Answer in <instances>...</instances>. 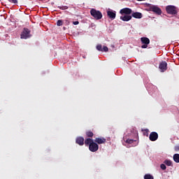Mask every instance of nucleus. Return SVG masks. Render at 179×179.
Segmentation results:
<instances>
[{"label":"nucleus","instance_id":"nucleus-1","mask_svg":"<svg viewBox=\"0 0 179 179\" xmlns=\"http://www.w3.org/2000/svg\"><path fill=\"white\" fill-rule=\"evenodd\" d=\"M85 145H89V149L90 152H97L99 150V145L94 143V141L92 138L85 139Z\"/></svg>","mask_w":179,"mask_h":179},{"label":"nucleus","instance_id":"nucleus-2","mask_svg":"<svg viewBox=\"0 0 179 179\" xmlns=\"http://www.w3.org/2000/svg\"><path fill=\"white\" fill-rule=\"evenodd\" d=\"M90 14L96 20H100V19H101V17H103V14L101 13V12H100V10H97L94 8L91 9Z\"/></svg>","mask_w":179,"mask_h":179},{"label":"nucleus","instance_id":"nucleus-3","mask_svg":"<svg viewBox=\"0 0 179 179\" xmlns=\"http://www.w3.org/2000/svg\"><path fill=\"white\" fill-rule=\"evenodd\" d=\"M166 10L169 15H177V7L175 6H167L166 7Z\"/></svg>","mask_w":179,"mask_h":179},{"label":"nucleus","instance_id":"nucleus-4","mask_svg":"<svg viewBox=\"0 0 179 179\" xmlns=\"http://www.w3.org/2000/svg\"><path fill=\"white\" fill-rule=\"evenodd\" d=\"M31 31L29 29L24 28L21 33V38L24 40H27V38H30L31 37V34H30Z\"/></svg>","mask_w":179,"mask_h":179},{"label":"nucleus","instance_id":"nucleus-5","mask_svg":"<svg viewBox=\"0 0 179 179\" xmlns=\"http://www.w3.org/2000/svg\"><path fill=\"white\" fill-rule=\"evenodd\" d=\"M149 10L150 12H154L156 15H162V9L157 6L151 5L149 6Z\"/></svg>","mask_w":179,"mask_h":179},{"label":"nucleus","instance_id":"nucleus-6","mask_svg":"<svg viewBox=\"0 0 179 179\" xmlns=\"http://www.w3.org/2000/svg\"><path fill=\"white\" fill-rule=\"evenodd\" d=\"M141 41L142 44H143L141 46V48H146L148 47V45L150 43V40H149V38L146 37L141 38Z\"/></svg>","mask_w":179,"mask_h":179},{"label":"nucleus","instance_id":"nucleus-7","mask_svg":"<svg viewBox=\"0 0 179 179\" xmlns=\"http://www.w3.org/2000/svg\"><path fill=\"white\" fill-rule=\"evenodd\" d=\"M120 13L121 15H129L131 14H132V9L129 8H124L120 10Z\"/></svg>","mask_w":179,"mask_h":179},{"label":"nucleus","instance_id":"nucleus-8","mask_svg":"<svg viewBox=\"0 0 179 179\" xmlns=\"http://www.w3.org/2000/svg\"><path fill=\"white\" fill-rule=\"evenodd\" d=\"M107 15L108 17L111 19V20H114V19H115V16H117V12H115V10L109 9L107 11Z\"/></svg>","mask_w":179,"mask_h":179},{"label":"nucleus","instance_id":"nucleus-9","mask_svg":"<svg viewBox=\"0 0 179 179\" xmlns=\"http://www.w3.org/2000/svg\"><path fill=\"white\" fill-rule=\"evenodd\" d=\"M160 72H166L167 71V62H162L159 66Z\"/></svg>","mask_w":179,"mask_h":179},{"label":"nucleus","instance_id":"nucleus-10","mask_svg":"<svg viewBox=\"0 0 179 179\" xmlns=\"http://www.w3.org/2000/svg\"><path fill=\"white\" fill-rule=\"evenodd\" d=\"M158 138H159V134H157V133L155 131L151 132L149 136L150 141H152V142H155V141H157Z\"/></svg>","mask_w":179,"mask_h":179},{"label":"nucleus","instance_id":"nucleus-11","mask_svg":"<svg viewBox=\"0 0 179 179\" xmlns=\"http://www.w3.org/2000/svg\"><path fill=\"white\" fill-rule=\"evenodd\" d=\"M131 19H132V15H124L120 16V20H122L123 22H129Z\"/></svg>","mask_w":179,"mask_h":179},{"label":"nucleus","instance_id":"nucleus-12","mask_svg":"<svg viewBox=\"0 0 179 179\" xmlns=\"http://www.w3.org/2000/svg\"><path fill=\"white\" fill-rule=\"evenodd\" d=\"M131 17H134L135 19H142L143 15L141 13L136 12V13H132Z\"/></svg>","mask_w":179,"mask_h":179},{"label":"nucleus","instance_id":"nucleus-13","mask_svg":"<svg viewBox=\"0 0 179 179\" xmlns=\"http://www.w3.org/2000/svg\"><path fill=\"white\" fill-rule=\"evenodd\" d=\"M76 143H78V145H80V146H83V145L85 144V138H83V137H78L76 138Z\"/></svg>","mask_w":179,"mask_h":179},{"label":"nucleus","instance_id":"nucleus-14","mask_svg":"<svg viewBox=\"0 0 179 179\" xmlns=\"http://www.w3.org/2000/svg\"><path fill=\"white\" fill-rule=\"evenodd\" d=\"M95 142L99 143V145H101L102 143H106V138H95Z\"/></svg>","mask_w":179,"mask_h":179},{"label":"nucleus","instance_id":"nucleus-15","mask_svg":"<svg viewBox=\"0 0 179 179\" xmlns=\"http://www.w3.org/2000/svg\"><path fill=\"white\" fill-rule=\"evenodd\" d=\"M173 160L176 163H179V154H175L173 155Z\"/></svg>","mask_w":179,"mask_h":179},{"label":"nucleus","instance_id":"nucleus-16","mask_svg":"<svg viewBox=\"0 0 179 179\" xmlns=\"http://www.w3.org/2000/svg\"><path fill=\"white\" fill-rule=\"evenodd\" d=\"M164 164H166V166H171V164H173V162H171V160L170 159H166L164 162Z\"/></svg>","mask_w":179,"mask_h":179},{"label":"nucleus","instance_id":"nucleus-17","mask_svg":"<svg viewBox=\"0 0 179 179\" xmlns=\"http://www.w3.org/2000/svg\"><path fill=\"white\" fill-rule=\"evenodd\" d=\"M144 179H153V176L150 174H145L144 176Z\"/></svg>","mask_w":179,"mask_h":179},{"label":"nucleus","instance_id":"nucleus-18","mask_svg":"<svg viewBox=\"0 0 179 179\" xmlns=\"http://www.w3.org/2000/svg\"><path fill=\"white\" fill-rule=\"evenodd\" d=\"M126 143H129V145H132L133 142H135V141H134V139H129L128 138L127 140H126Z\"/></svg>","mask_w":179,"mask_h":179},{"label":"nucleus","instance_id":"nucleus-19","mask_svg":"<svg viewBox=\"0 0 179 179\" xmlns=\"http://www.w3.org/2000/svg\"><path fill=\"white\" fill-rule=\"evenodd\" d=\"M96 50H97L98 51H101V52H103V48H102L101 45H96Z\"/></svg>","mask_w":179,"mask_h":179},{"label":"nucleus","instance_id":"nucleus-20","mask_svg":"<svg viewBox=\"0 0 179 179\" xmlns=\"http://www.w3.org/2000/svg\"><path fill=\"white\" fill-rule=\"evenodd\" d=\"M86 135H87V136H89L90 138H92V136H93V132H92V131H87V132L86 133Z\"/></svg>","mask_w":179,"mask_h":179},{"label":"nucleus","instance_id":"nucleus-21","mask_svg":"<svg viewBox=\"0 0 179 179\" xmlns=\"http://www.w3.org/2000/svg\"><path fill=\"white\" fill-rule=\"evenodd\" d=\"M160 168L162 169V170H166V169H167V167L166 166V164H162L160 165Z\"/></svg>","mask_w":179,"mask_h":179},{"label":"nucleus","instance_id":"nucleus-22","mask_svg":"<svg viewBox=\"0 0 179 179\" xmlns=\"http://www.w3.org/2000/svg\"><path fill=\"white\" fill-rule=\"evenodd\" d=\"M57 26H62V20H57Z\"/></svg>","mask_w":179,"mask_h":179},{"label":"nucleus","instance_id":"nucleus-23","mask_svg":"<svg viewBox=\"0 0 179 179\" xmlns=\"http://www.w3.org/2000/svg\"><path fill=\"white\" fill-rule=\"evenodd\" d=\"M102 50L105 52H107L108 51V48L107 46H103V48H102Z\"/></svg>","mask_w":179,"mask_h":179},{"label":"nucleus","instance_id":"nucleus-24","mask_svg":"<svg viewBox=\"0 0 179 179\" xmlns=\"http://www.w3.org/2000/svg\"><path fill=\"white\" fill-rule=\"evenodd\" d=\"M59 8V9H62V10H65V9H68V7H66V6H61Z\"/></svg>","mask_w":179,"mask_h":179},{"label":"nucleus","instance_id":"nucleus-25","mask_svg":"<svg viewBox=\"0 0 179 179\" xmlns=\"http://www.w3.org/2000/svg\"><path fill=\"white\" fill-rule=\"evenodd\" d=\"M9 2H12V3H17V0H8Z\"/></svg>","mask_w":179,"mask_h":179},{"label":"nucleus","instance_id":"nucleus-26","mask_svg":"<svg viewBox=\"0 0 179 179\" xmlns=\"http://www.w3.org/2000/svg\"><path fill=\"white\" fill-rule=\"evenodd\" d=\"M175 150H176V152H178V150H179V146L178 145H176L175 147Z\"/></svg>","mask_w":179,"mask_h":179},{"label":"nucleus","instance_id":"nucleus-27","mask_svg":"<svg viewBox=\"0 0 179 179\" xmlns=\"http://www.w3.org/2000/svg\"><path fill=\"white\" fill-rule=\"evenodd\" d=\"M78 23H79V21L73 22V24H75V25L78 24Z\"/></svg>","mask_w":179,"mask_h":179},{"label":"nucleus","instance_id":"nucleus-28","mask_svg":"<svg viewBox=\"0 0 179 179\" xmlns=\"http://www.w3.org/2000/svg\"><path fill=\"white\" fill-rule=\"evenodd\" d=\"M145 131H146V132H148L149 130L146 129Z\"/></svg>","mask_w":179,"mask_h":179},{"label":"nucleus","instance_id":"nucleus-29","mask_svg":"<svg viewBox=\"0 0 179 179\" xmlns=\"http://www.w3.org/2000/svg\"><path fill=\"white\" fill-rule=\"evenodd\" d=\"M136 145H131V146H136Z\"/></svg>","mask_w":179,"mask_h":179},{"label":"nucleus","instance_id":"nucleus-30","mask_svg":"<svg viewBox=\"0 0 179 179\" xmlns=\"http://www.w3.org/2000/svg\"><path fill=\"white\" fill-rule=\"evenodd\" d=\"M137 1H145V0H137Z\"/></svg>","mask_w":179,"mask_h":179},{"label":"nucleus","instance_id":"nucleus-31","mask_svg":"<svg viewBox=\"0 0 179 179\" xmlns=\"http://www.w3.org/2000/svg\"><path fill=\"white\" fill-rule=\"evenodd\" d=\"M39 1H43V0H39Z\"/></svg>","mask_w":179,"mask_h":179}]
</instances>
